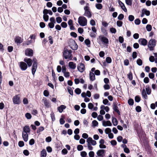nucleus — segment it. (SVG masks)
<instances>
[{"label":"nucleus","instance_id":"nucleus-1","mask_svg":"<svg viewBox=\"0 0 157 157\" xmlns=\"http://www.w3.org/2000/svg\"><path fill=\"white\" fill-rule=\"evenodd\" d=\"M72 51L71 50H68L67 49H65L63 52V56L66 59H69L72 60Z\"/></svg>","mask_w":157,"mask_h":157},{"label":"nucleus","instance_id":"nucleus-2","mask_svg":"<svg viewBox=\"0 0 157 157\" xmlns=\"http://www.w3.org/2000/svg\"><path fill=\"white\" fill-rule=\"evenodd\" d=\"M156 44V41L155 39H151L148 42L147 46L150 51H152L154 50Z\"/></svg>","mask_w":157,"mask_h":157},{"label":"nucleus","instance_id":"nucleus-3","mask_svg":"<svg viewBox=\"0 0 157 157\" xmlns=\"http://www.w3.org/2000/svg\"><path fill=\"white\" fill-rule=\"evenodd\" d=\"M78 22L81 26H85L87 25V20L84 16H80L78 18Z\"/></svg>","mask_w":157,"mask_h":157},{"label":"nucleus","instance_id":"nucleus-4","mask_svg":"<svg viewBox=\"0 0 157 157\" xmlns=\"http://www.w3.org/2000/svg\"><path fill=\"white\" fill-rule=\"evenodd\" d=\"M84 10L85 12L83 15L88 18H90L92 16V14L90 7L88 6H86L84 7Z\"/></svg>","mask_w":157,"mask_h":157},{"label":"nucleus","instance_id":"nucleus-5","mask_svg":"<svg viewBox=\"0 0 157 157\" xmlns=\"http://www.w3.org/2000/svg\"><path fill=\"white\" fill-rule=\"evenodd\" d=\"M33 64L32 69V74L34 76L36 70L37 68V62L36 59H35L33 60Z\"/></svg>","mask_w":157,"mask_h":157},{"label":"nucleus","instance_id":"nucleus-6","mask_svg":"<svg viewBox=\"0 0 157 157\" xmlns=\"http://www.w3.org/2000/svg\"><path fill=\"white\" fill-rule=\"evenodd\" d=\"M19 67L22 71H25L27 68V64L23 62H21L19 63Z\"/></svg>","mask_w":157,"mask_h":157},{"label":"nucleus","instance_id":"nucleus-7","mask_svg":"<svg viewBox=\"0 0 157 157\" xmlns=\"http://www.w3.org/2000/svg\"><path fill=\"white\" fill-rule=\"evenodd\" d=\"M77 69L80 72H82L85 70V66L84 64L81 63H79Z\"/></svg>","mask_w":157,"mask_h":157},{"label":"nucleus","instance_id":"nucleus-8","mask_svg":"<svg viewBox=\"0 0 157 157\" xmlns=\"http://www.w3.org/2000/svg\"><path fill=\"white\" fill-rule=\"evenodd\" d=\"M138 42L141 45L144 46H146L147 44V41L144 38H140L138 40Z\"/></svg>","mask_w":157,"mask_h":157},{"label":"nucleus","instance_id":"nucleus-9","mask_svg":"<svg viewBox=\"0 0 157 157\" xmlns=\"http://www.w3.org/2000/svg\"><path fill=\"white\" fill-rule=\"evenodd\" d=\"M99 39L104 44H109L108 39L104 36H100L99 37Z\"/></svg>","mask_w":157,"mask_h":157},{"label":"nucleus","instance_id":"nucleus-10","mask_svg":"<svg viewBox=\"0 0 157 157\" xmlns=\"http://www.w3.org/2000/svg\"><path fill=\"white\" fill-rule=\"evenodd\" d=\"M13 102L14 104H20V97L17 95L13 97Z\"/></svg>","mask_w":157,"mask_h":157},{"label":"nucleus","instance_id":"nucleus-11","mask_svg":"<svg viewBox=\"0 0 157 157\" xmlns=\"http://www.w3.org/2000/svg\"><path fill=\"white\" fill-rule=\"evenodd\" d=\"M33 52L32 49L30 48H27L25 51V55L29 56H32L33 55Z\"/></svg>","mask_w":157,"mask_h":157},{"label":"nucleus","instance_id":"nucleus-12","mask_svg":"<svg viewBox=\"0 0 157 157\" xmlns=\"http://www.w3.org/2000/svg\"><path fill=\"white\" fill-rule=\"evenodd\" d=\"M24 61L27 63V66L29 67H31L32 64V59L30 58H25L24 60Z\"/></svg>","mask_w":157,"mask_h":157},{"label":"nucleus","instance_id":"nucleus-13","mask_svg":"<svg viewBox=\"0 0 157 157\" xmlns=\"http://www.w3.org/2000/svg\"><path fill=\"white\" fill-rule=\"evenodd\" d=\"M117 105V104L116 102H114L113 104V108L115 111L118 114L120 115V113L118 109Z\"/></svg>","mask_w":157,"mask_h":157},{"label":"nucleus","instance_id":"nucleus-14","mask_svg":"<svg viewBox=\"0 0 157 157\" xmlns=\"http://www.w3.org/2000/svg\"><path fill=\"white\" fill-rule=\"evenodd\" d=\"M14 40L15 42L17 44L21 43L23 40L21 39V37L19 36L16 37Z\"/></svg>","mask_w":157,"mask_h":157},{"label":"nucleus","instance_id":"nucleus-15","mask_svg":"<svg viewBox=\"0 0 157 157\" xmlns=\"http://www.w3.org/2000/svg\"><path fill=\"white\" fill-rule=\"evenodd\" d=\"M121 147L124 148V151L125 153L127 154H128L130 153V150L127 147V146L126 145L122 144Z\"/></svg>","mask_w":157,"mask_h":157},{"label":"nucleus","instance_id":"nucleus-16","mask_svg":"<svg viewBox=\"0 0 157 157\" xmlns=\"http://www.w3.org/2000/svg\"><path fill=\"white\" fill-rule=\"evenodd\" d=\"M28 133L22 132V137L25 141L27 142L28 140Z\"/></svg>","mask_w":157,"mask_h":157},{"label":"nucleus","instance_id":"nucleus-17","mask_svg":"<svg viewBox=\"0 0 157 157\" xmlns=\"http://www.w3.org/2000/svg\"><path fill=\"white\" fill-rule=\"evenodd\" d=\"M42 101L43 102H44V106L48 108L50 106V104L49 103V101H48V100L46 99L43 98Z\"/></svg>","mask_w":157,"mask_h":157},{"label":"nucleus","instance_id":"nucleus-18","mask_svg":"<svg viewBox=\"0 0 157 157\" xmlns=\"http://www.w3.org/2000/svg\"><path fill=\"white\" fill-rule=\"evenodd\" d=\"M30 132V129L28 126H25L23 128L22 132L29 133Z\"/></svg>","mask_w":157,"mask_h":157},{"label":"nucleus","instance_id":"nucleus-19","mask_svg":"<svg viewBox=\"0 0 157 157\" xmlns=\"http://www.w3.org/2000/svg\"><path fill=\"white\" fill-rule=\"evenodd\" d=\"M104 150H99L97 152V154L99 156H103V154L104 153Z\"/></svg>","mask_w":157,"mask_h":157},{"label":"nucleus","instance_id":"nucleus-20","mask_svg":"<svg viewBox=\"0 0 157 157\" xmlns=\"http://www.w3.org/2000/svg\"><path fill=\"white\" fill-rule=\"evenodd\" d=\"M68 66L70 68L73 69H75L76 67V64L73 62H70L68 63Z\"/></svg>","mask_w":157,"mask_h":157},{"label":"nucleus","instance_id":"nucleus-21","mask_svg":"<svg viewBox=\"0 0 157 157\" xmlns=\"http://www.w3.org/2000/svg\"><path fill=\"white\" fill-rule=\"evenodd\" d=\"M66 108V106L63 105H60V106L58 107V110L61 113H62L63 110L64 109H65Z\"/></svg>","mask_w":157,"mask_h":157},{"label":"nucleus","instance_id":"nucleus-22","mask_svg":"<svg viewBox=\"0 0 157 157\" xmlns=\"http://www.w3.org/2000/svg\"><path fill=\"white\" fill-rule=\"evenodd\" d=\"M89 75L90 78V80L93 81L95 80V75L93 73L90 72V73Z\"/></svg>","mask_w":157,"mask_h":157},{"label":"nucleus","instance_id":"nucleus-23","mask_svg":"<svg viewBox=\"0 0 157 157\" xmlns=\"http://www.w3.org/2000/svg\"><path fill=\"white\" fill-rule=\"evenodd\" d=\"M47 155V152L45 149H43L41 151V157H46Z\"/></svg>","mask_w":157,"mask_h":157},{"label":"nucleus","instance_id":"nucleus-24","mask_svg":"<svg viewBox=\"0 0 157 157\" xmlns=\"http://www.w3.org/2000/svg\"><path fill=\"white\" fill-rule=\"evenodd\" d=\"M141 94L144 99H147V98L148 96L144 89L143 90L141 93Z\"/></svg>","mask_w":157,"mask_h":157},{"label":"nucleus","instance_id":"nucleus-25","mask_svg":"<svg viewBox=\"0 0 157 157\" xmlns=\"http://www.w3.org/2000/svg\"><path fill=\"white\" fill-rule=\"evenodd\" d=\"M146 91L147 94L148 95H150L151 94V89L150 88L149 86L147 85L146 86Z\"/></svg>","mask_w":157,"mask_h":157},{"label":"nucleus","instance_id":"nucleus-26","mask_svg":"<svg viewBox=\"0 0 157 157\" xmlns=\"http://www.w3.org/2000/svg\"><path fill=\"white\" fill-rule=\"evenodd\" d=\"M142 12L144 13V14H145L147 16H148L150 15V12L149 10H147L145 9H143L142 10Z\"/></svg>","mask_w":157,"mask_h":157},{"label":"nucleus","instance_id":"nucleus-27","mask_svg":"<svg viewBox=\"0 0 157 157\" xmlns=\"http://www.w3.org/2000/svg\"><path fill=\"white\" fill-rule=\"evenodd\" d=\"M112 122L114 126H116L117 125L118 122L116 118L114 117H112Z\"/></svg>","mask_w":157,"mask_h":157},{"label":"nucleus","instance_id":"nucleus-28","mask_svg":"<svg viewBox=\"0 0 157 157\" xmlns=\"http://www.w3.org/2000/svg\"><path fill=\"white\" fill-rule=\"evenodd\" d=\"M95 7L97 9L100 10L102 9L103 6L101 4L98 3L95 4Z\"/></svg>","mask_w":157,"mask_h":157},{"label":"nucleus","instance_id":"nucleus-29","mask_svg":"<svg viewBox=\"0 0 157 157\" xmlns=\"http://www.w3.org/2000/svg\"><path fill=\"white\" fill-rule=\"evenodd\" d=\"M74 44H75L73 47H71V48L73 50H76L78 49V46L75 41H74Z\"/></svg>","mask_w":157,"mask_h":157},{"label":"nucleus","instance_id":"nucleus-30","mask_svg":"<svg viewBox=\"0 0 157 157\" xmlns=\"http://www.w3.org/2000/svg\"><path fill=\"white\" fill-rule=\"evenodd\" d=\"M128 103L130 105H132L134 104V100L132 98H130L128 100Z\"/></svg>","mask_w":157,"mask_h":157},{"label":"nucleus","instance_id":"nucleus-31","mask_svg":"<svg viewBox=\"0 0 157 157\" xmlns=\"http://www.w3.org/2000/svg\"><path fill=\"white\" fill-rule=\"evenodd\" d=\"M128 78L130 80H131L132 79V74L131 71H130L129 73L128 74Z\"/></svg>","mask_w":157,"mask_h":157},{"label":"nucleus","instance_id":"nucleus-32","mask_svg":"<svg viewBox=\"0 0 157 157\" xmlns=\"http://www.w3.org/2000/svg\"><path fill=\"white\" fill-rule=\"evenodd\" d=\"M67 91L69 93V94L71 95H73V91L71 88L70 87H68L67 88Z\"/></svg>","mask_w":157,"mask_h":157},{"label":"nucleus","instance_id":"nucleus-33","mask_svg":"<svg viewBox=\"0 0 157 157\" xmlns=\"http://www.w3.org/2000/svg\"><path fill=\"white\" fill-rule=\"evenodd\" d=\"M146 29L148 31H150L152 29L151 26L150 25H147L146 26Z\"/></svg>","mask_w":157,"mask_h":157},{"label":"nucleus","instance_id":"nucleus-34","mask_svg":"<svg viewBox=\"0 0 157 157\" xmlns=\"http://www.w3.org/2000/svg\"><path fill=\"white\" fill-rule=\"evenodd\" d=\"M136 62L137 64L139 66H141L143 63L142 60L140 59H139L137 60Z\"/></svg>","mask_w":157,"mask_h":157},{"label":"nucleus","instance_id":"nucleus-35","mask_svg":"<svg viewBox=\"0 0 157 157\" xmlns=\"http://www.w3.org/2000/svg\"><path fill=\"white\" fill-rule=\"evenodd\" d=\"M44 129V128L43 127L40 126V127L38 130L37 131V133H39L40 132L42 131Z\"/></svg>","mask_w":157,"mask_h":157},{"label":"nucleus","instance_id":"nucleus-36","mask_svg":"<svg viewBox=\"0 0 157 157\" xmlns=\"http://www.w3.org/2000/svg\"><path fill=\"white\" fill-rule=\"evenodd\" d=\"M111 130L110 128H107L105 130V132L106 134H109L111 133Z\"/></svg>","mask_w":157,"mask_h":157},{"label":"nucleus","instance_id":"nucleus-37","mask_svg":"<svg viewBox=\"0 0 157 157\" xmlns=\"http://www.w3.org/2000/svg\"><path fill=\"white\" fill-rule=\"evenodd\" d=\"M43 18L44 21L47 22L48 20L49 16L48 15H44Z\"/></svg>","mask_w":157,"mask_h":157},{"label":"nucleus","instance_id":"nucleus-38","mask_svg":"<svg viewBox=\"0 0 157 157\" xmlns=\"http://www.w3.org/2000/svg\"><path fill=\"white\" fill-rule=\"evenodd\" d=\"M81 92V90L79 88H76L75 90V92L77 94H80Z\"/></svg>","mask_w":157,"mask_h":157},{"label":"nucleus","instance_id":"nucleus-39","mask_svg":"<svg viewBox=\"0 0 157 157\" xmlns=\"http://www.w3.org/2000/svg\"><path fill=\"white\" fill-rule=\"evenodd\" d=\"M135 101L139 102L140 100V97L139 96H136L135 98Z\"/></svg>","mask_w":157,"mask_h":157},{"label":"nucleus","instance_id":"nucleus-40","mask_svg":"<svg viewBox=\"0 0 157 157\" xmlns=\"http://www.w3.org/2000/svg\"><path fill=\"white\" fill-rule=\"evenodd\" d=\"M25 116L28 119H30L32 117L31 114L30 113H28L25 114Z\"/></svg>","mask_w":157,"mask_h":157},{"label":"nucleus","instance_id":"nucleus-41","mask_svg":"<svg viewBox=\"0 0 157 157\" xmlns=\"http://www.w3.org/2000/svg\"><path fill=\"white\" fill-rule=\"evenodd\" d=\"M132 0H125L126 4L129 6H131L132 5Z\"/></svg>","mask_w":157,"mask_h":157},{"label":"nucleus","instance_id":"nucleus-42","mask_svg":"<svg viewBox=\"0 0 157 157\" xmlns=\"http://www.w3.org/2000/svg\"><path fill=\"white\" fill-rule=\"evenodd\" d=\"M136 25H139L141 22L140 20L138 18H137L134 21Z\"/></svg>","mask_w":157,"mask_h":157},{"label":"nucleus","instance_id":"nucleus-43","mask_svg":"<svg viewBox=\"0 0 157 157\" xmlns=\"http://www.w3.org/2000/svg\"><path fill=\"white\" fill-rule=\"evenodd\" d=\"M124 15L121 13L119 15L117 18L118 20H121L124 18Z\"/></svg>","mask_w":157,"mask_h":157},{"label":"nucleus","instance_id":"nucleus-44","mask_svg":"<svg viewBox=\"0 0 157 157\" xmlns=\"http://www.w3.org/2000/svg\"><path fill=\"white\" fill-rule=\"evenodd\" d=\"M128 20L130 21H132L134 19V17L132 15H129L128 16Z\"/></svg>","mask_w":157,"mask_h":157},{"label":"nucleus","instance_id":"nucleus-45","mask_svg":"<svg viewBox=\"0 0 157 157\" xmlns=\"http://www.w3.org/2000/svg\"><path fill=\"white\" fill-rule=\"evenodd\" d=\"M56 21L58 23H60L62 21V18L60 17H58L56 18Z\"/></svg>","mask_w":157,"mask_h":157},{"label":"nucleus","instance_id":"nucleus-46","mask_svg":"<svg viewBox=\"0 0 157 157\" xmlns=\"http://www.w3.org/2000/svg\"><path fill=\"white\" fill-rule=\"evenodd\" d=\"M123 22L122 21H118L117 22V26L119 27H120L122 26Z\"/></svg>","mask_w":157,"mask_h":157},{"label":"nucleus","instance_id":"nucleus-47","mask_svg":"<svg viewBox=\"0 0 157 157\" xmlns=\"http://www.w3.org/2000/svg\"><path fill=\"white\" fill-rule=\"evenodd\" d=\"M103 87L105 90H109L110 89V86L109 84H106L104 85Z\"/></svg>","mask_w":157,"mask_h":157},{"label":"nucleus","instance_id":"nucleus-48","mask_svg":"<svg viewBox=\"0 0 157 157\" xmlns=\"http://www.w3.org/2000/svg\"><path fill=\"white\" fill-rule=\"evenodd\" d=\"M83 148V146L81 145H78L77 147V150L79 151L82 150Z\"/></svg>","mask_w":157,"mask_h":157},{"label":"nucleus","instance_id":"nucleus-49","mask_svg":"<svg viewBox=\"0 0 157 157\" xmlns=\"http://www.w3.org/2000/svg\"><path fill=\"white\" fill-rule=\"evenodd\" d=\"M61 25L63 28H66L67 25L66 22H63L61 23Z\"/></svg>","mask_w":157,"mask_h":157},{"label":"nucleus","instance_id":"nucleus-50","mask_svg":"<svg viewBox=\"0 0 157 157\" xmlns=\"http://www.w3.org/2000/svg\"><path fill=\"white\" fill-rule=\"evenodd\" d=\"M18 146L21 147H23L24 145V143L22 141H20L18 142Z\"/></svg>","mask_w":157,"mask_h":157},{"label":"nucleus","instance_id":"nucleus-51","mask_svg":"<svg viewBox=\"0 0 157 157\" xmlns=\"http://www.w3.org/2000/svg\"><path fill=\"white\" fill-rule=\"evenodd\" d=\"M84 43L86 45L88 46V45L90 44V41L89 39H86L85 40Z\"/></svg>","mask_w":157,"mask_h":157},{"label":"nucleus","instance_id":"nucleus-52","mask_svg":"<svg viewBox=\"0 0 157 157\" xmlns=\"http://www.w3.org/2000/svg\"><path fill=\"white\" fill-rule=\"evenodd\" d=\"M106 61L108 63H110L112 62V59L110 57H108L106 59Z\"/></svg>","mask_w":157,"mask_h":157},{"label":"nucleus","instance_id":"nucleus-53","mask_svg":"<svg viewBox=\"0 0 157 157\" xmlns=\"http://www.w3.org/2000/svg\"><path fill=\"white\" fill-rule=\"evenodd\" d=\"M87 155V153L85 151H82L81 152V155L82 157H85Z\"/></svg>","mask_w":157,"mask_h":157},{"label":"nucleus","instance_id":"nucleus-54","mask_svg":"<svg viewBox=\"0 0 157 157\" xmlns=\"http://www.w3.org/2000/svg\"><path fill=\"white\" fill-rule=\"evenodd\" d=\"M54 23L52 22L49 23L48 24V26L50 29L53 28L54 26Z\"/></svg>","mask_w":157,"mask_h":157},{"label":"nucleus","instance_id":"nucleus-55","mask_svg":"<svg viewBox=\"0 0 157 157\" xmlns=\"http://www.w3.org/2000/svg\"><path fill=\"white\" fill-rule=\"evenodd\" d=\"M51 117L52 121H54L55 120V118L54 113L52 112L50 114Z\"/></svg>","mask_w":157,"mask_h":157},{"label":"nucleus","instance_id":"nucleus-56","mask_svg":"<svg viewBox=\"0 0 157 157\" xmlns=\"http://www.w3.org/2000/svg\"><path fill=\"white\" fill-rule=\"evenodd\" d=\"M109 101L107 99H105L103 100V103L105 105H106L107 104L108 105H110V104H109L108 103H109Z\"/></svg>","mask_w":157,"mask_h":157},{"label":"nucleus","instance_id":"nucleus-57","mask_svg":"<svg viewBox=\"0 0 157 157\" xmlns=\"http://www.w3.org/2000/svg\"><path fill=\"white\" fill-rule=\"evenodd\" d=\"M89 155L90 157H94V153L93 151H90L89 153Z\"/></svg>","mask_w":157,"mask_h":157},{"label":"nucleus","instance_id":"nucleus-58","mask_svg":"<svg viewBox=\"0 0 157 157\" xmlns=\"http://www.w3.org/2000/svg\"><path fill=\"white\" fill-rule=\"evenodd\" d=\"M136 111L137 112H140L141 111V107L139 106H137L136 107Z\"/></svg>","mask_w":157,"mask_h":157},{"label":"nucleus","instance_id":"nucleus-59","mask_svg":"<svg viewBox=\"0 0 157 157\" xmlns=\"http://www.w3.org/2000/svg\"><path fill=\"white\" fill-rule=\"evenodd\" d=\"M40 26L41 28H43L45 26V23L44 22H40Z\"/></svg>","mask_w":157,"mask_h":157},{"label":"nucleus","instance_id":"nucleus-60","mask_svg":"<svg viewBox=\"0 0 157 157\" xmlns=\"http://www.w3.org/2000/svg\"><path fill=\"white\" fill-rule=\"evenodd\" d=\"M92 140V139L91 137H88L86 140V142L87 143V144H90V143Z\"/></svg>","mask_w":157,"mask_h":157},{"label":"nucleus","instance_id":"nucleus-61","mask_svg":"<svg viewBox=\"0 0 157 157\" xmlns=\"http://www.w3.org/2000/svg\"><path fill=\"white\" fill-rule=\"evenodd\" d=\"M70 35L71 36H73L74 38H76L77 36V34L75 33L74 32H71L70 33Z\"/></svg>","mask_w":157,"mask_h":157},{"label":"nucleus","instance_id":"nucleus-62","mask_svg":"<svg viewBox=\"0 0 157 157\" xmlns=\"http://www.w3.org/2000/svg\"><path fill=\"white\" fill-rule=\"evenodd\" d=\"M92 124L94 126H97L98 125V122L96 120L92 121Z\"/></svg>","mask_w":157,"mask_h":157},{"label":"nucleus","instance_id":"nucleus-63","mask_svg":"<svg viewBox=\"0 0 157 157\" xmlns=\"http://www.w3.org/2000/svg\"><path fill=\"white\" fill-rule=\"evenodd\" d=\"M110 31L112 33H115L116 32V29L113 27H112L110 29Z\"/></svg>","mask_w":157,"mask_h":157},{"label":"nucleus","instance_id":"nucleus-64","mask_svg":"<svg viewBox=\"0 0 157 157\" xmlns=\"http://www.w3.org/2000/svg\"><path fill=\"white\" fill-rule=\"evenodd\" d=\"M119 41L120 43H122L124 41L123 37L121 36H120L119 37Z\"/></svg>","mask_w":157,"mask_h":157}]
</instances>
